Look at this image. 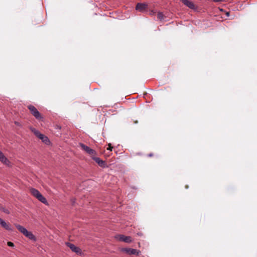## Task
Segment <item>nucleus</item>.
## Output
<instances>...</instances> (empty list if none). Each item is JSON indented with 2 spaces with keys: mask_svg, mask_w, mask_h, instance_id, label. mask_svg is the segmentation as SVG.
I'll use <instances>...</instances> for the list:
<instances>
[{
  "mask_svg": "<svg viewBox=\"0 0 257 257\" xmlns=\"http://www.w3.org/2000/svg\"><path fill=\"white\" fill-rule=\"evenodd\" d=\"M153 155H153V153H150V154H149L148 155V157H151L153 156Z\"/></svg>",
  "mask_w": 257,
  "mask_h": 257,
  "instance_id": "412c9836",
  "label": "nucleus"
},
{
  "mask_svg": "<svg viewBox=\"0 0 257 257\" xmlns=\"http://www.w3.org/2000/svg\"><path fill=\"white\" fill-rule=\"evenodd\" d=\"M113 147H111V144H108V148H107V150H110V151H112V149Z\"/></svg>",
  "mask_w": 257,
  "mask_h": 257,
  "instance_id": "a211bd4d",
  "label": "nucleus"
},
{
  "mask_svg": "<svg viewBox=\"0 0 257 257\" xmlns=\"http://www.w3.org/2000/svg\"><path fill=\"white\" fill-rule=\"evenodd\" d=\"M4 212H5V213H6L7 214H9L10 213V212L9 211V210L8 209H4Z\"/></svg>",
  "mask_w": 257,
  "mask_h": 257,
  "instance_id": "aec40b11",
  "label": "nucleus"
},
{
  "mask_svg": "<svg viewBox=\"0 0 257 257\" xmlns=\"http://www.w3.org/2000/svg\"><path fill=\"white\" fill-rule=\"evenodd\" d=\"M80 146L83 150H84L85 152H86L87 153H88L92 157H93V156H95V155H96L95 151L91 149L89 147L85 145L84 144H80Z\"/></svg>",
  "mask_w": 257,
  "mask_h": 257,
  "instance_id": "20e7f679",
  "label": "nucleus"
},
{
  "mask_svg": "<svg viewBox=\"0 0 257 257\" xmlns=\"http://www.w3.org/2000/svg\"><path fill=\"white\" fill-rule=\"evenodd\" d=\"M3 221V220L0 218V224H1V223Z\"/></svg>",
  "mask_w": 257,
  "mask_h": 257,
  "instance_id": "5701e85b",
  "label": "nucleus"
},
{
  "mask_svg": "<svg viewBox=\"0 0 257 257\" xmlns=\"http://www.w3.org/2000/svg\"><path fill=\"white\" fill-rule=\"evenodd\" d=\"M214 2L218 3V2H221L222 1V0H212Z\"/></svg>",
  "mask_w": 257,
  "mask_h": 257,
  "instance_id": "6ab92c4d",
  "label": "nucleus"
},
{
  "mask_svg": "<svg viewBox=\"0 0 257 257\" xmlns=\"http://www.w3.org/2000/svg\"><path fill=\"white\" fill-rule=\"evenodd\" d=\"M7 244H8V245L9 246L13 247L14 246V243H13L12 242H11V241H8Z\"/></svg>",
  "mask_w": 257,
  "mask_h": 257,
  "instance_id": "f3484780",
  "label": "nucleus"
},
{
  "mask_svg": "<svg viewBox=\"0 0 257 257\" xmlns=\"http://www.w3.org/2000/svg\"><path fill=\"white\" fill-rule=\"evenodd\" d=\"M92 159L98 164V165L101 167H105L106 166L105 162L101 160L99 158L95 157L93 156Z\"/></svg>",
  "mask_w": 257,
  "mask_h": 257,
  "instance_id": "9d476101",
  "label": "nucleus"
},
{
  "mask_svg": "<svg viewBox=\"0 0 257 257\" xmlns=\"http://www.w3.org/2000/svg\"><path fill=\"white\" fill-rule=\"evenodd\" d=\"M138 235L139 236H141V235H142V233H138Z\"/></svg>",
  "mask_w": 257,
  "mask_h": 257,
  "instance_id": "4be33fe9",
  "label": "nucleus"
},
{
  "mask_svg": "<svg viewBox=\"0 0 257 257\" xmlns=\"http://www.w3.org/2000/svg\"><path fill=\"white\" fill-rule=\"evenodd\" d=\"M15 225L18 230L22 233H23V235H24L26 237L33 241L36 240V237L34 235L32 232L29 231L25 227L21 226V225L15 224Z\"/></svg>",
  "mask_w": 257,
  "mask_h": 257,
  "instance_id": "f257e3e1",
  "label": "nucleus"
},
{
  "mask_svg": "<svg viewBox=\"0 0 257 257\" xmlns=\"http://www.w3.org/2000/svg\"><path fill=\"white\" fill-rule=\"evenodd\" d=\"M121 251L129 255L136 254L139 255L140 253V250L131 248H122L121 249Z\"/></svg>",
  "mask_w": 257,
  "mask_h": 257,
  "instance_id": "39448f33",
  "label": "nucleus"
},
{
  "mask_svg": "<svg viewBox=\"0 0 257 257\" xmlns=\"http://www.w3.org/2000/svg\"><path fill=\"white\" fill-rule=\"evenodd\" d=\"M157 18L160 20L164 19V15L162 13L158 12L157 14Z\"/></svg>",
  "mask_w": 257,
  "mask_h": 257,
  "instance_id": "2eb2a0df",
  "label": "nucleus"
},
{
  "mask_svg": "<svg viewBox=\"0 0 257 257\" xmlns=\"http://www.w3.org/2000/svg\"><path fill=\"white\" fill-rule=\"evenodd\" d=\"M1 226L8 230H12L11 225L6 223L5 221H3L1 224Z\"/></svg>",
  "mask_w": 257,
  "mask_h": 257,
  "instance_id": "9b49d317",
  "label": "nucleus"
},
{
  "mask_svg": "<svg viewBox=\"0 0 257 257\" xmlns=\"http://www.w3.org/2000/svg\"><path fill=\"white\" fill-rule=\"evenodd\" d=\"M28 109L31 111L32 114L38 120H42L43 117L37 109L32 105L28 106Z\"/></svg>",
  "mask_w": 257,
  "mask_h": 257,
  "instance_id": "7ed1b4c3",
  "label": "nucleus"
},
{
  "mask_svg": "<svg viewBox=\"0 0 257 257\" xmlns=\"http://www.w3.org/2000/svg\"><path fill=\"white\" fill-rule=\"evenodd\" d=\"M182 3L189 8L191 9H195V5L191 1H189L188 0H181Z\"/></svg>",
  "mask_w": 257,
  "mask_h": 257,
  "instance_id": "1a4fd4ad",
  "label": "nucleus"
},
{
  "mask_svg": "<svg viewBox=\"0 0 257 257\" xmlns=\"http://www.w3.org/2000/svg\"><path fill=\"white\" fill-rule=\"evenodd\" d=\"M136 9L140 12H144L148 9V5L145 3H138Z\"/></svg>",
  "mask_w": 257,
  "mask_h": 257,
  "instance_id": "6e6552de",
  "label": "nucleus"
},
{
  "mask_svg": "<svg viewBox=\"0 0 257 257\" xmlns=\"http://www.w3.org/2000/svg\"><path fill=\"white\" fill-rule=\"evenodd\" d=\"M31 193L40 201L44 204H48L46 199L40 193V192L35 188H31L30 189Z\"/></svg>",
  "mask_w": 257,
  "mask_h": 257,
  "instance_id": "f03ea898",
  "label": "nucleus"
},
{
  "mask_svg": "<svg viewBox=\"0 0 257 257\" xmlns=\"http://www.w3.org/2000/svg\"><path fill=\"white\" fill-rule=\"evenodd\" d=\"M5 157V156H4V154L1 151H0V161L3 159Z\"/></svg>",
  "mask_w": 257,
  "mask_h": 257,
  "instance_id": "dca6fc26",
  "label": "nucleus"
},
{
  "mask_svg": "<svg viewBox=\"0 0 257 257\" xmlns=\"http://www.w3.org/2000/svg\"><path fill=\"white\" fill-rule=\"evenodd\" d=\"M66 244L67 246L69 247L73 252L77 253H81V249L79 247L76 246L74 244L70 242H66Z\"/></svg>",
  "mask_w": 257,
  "mask_h": 257,
  "instance_id": "0eeeda50",
  "label": "nucleus"
},
{
  "mask_svg": "<svg viewBox=\"0 0 257 257\" xmlns=\"http://www.w3.org/2000/svg\"><path fill=\"white\" fill-rule=\"evenodd\" d=\"M226 15H229V13H226Z\"/></svg>",
  "mask_w": 257,
  "mask_h": 257,
  "instance_id": "b1692460",
  "label": "nucleus"
},
{
  "mask_svg": "<svg viewBox=\"0 0 257 257\" xmlns=\"http://www.w3.org/2000/svg\"><path fill=\"white\" fill-rule=\"evenodd\" d=\"M1 161L3 163H4V164H5V165H6L7 166H9L10 165V162L9 161V160L6 157H5L3 159L1 160Z\"/></svg>",
  "mask_w": 257,
  "mask_h": 257,
  "instance_id": "4468645a",
  "label": "nucleus"
},
{
  "mask_svg": "<svg viewBox=\"0 0 257 257\" xmlns=\"http://www.w3.org/2000/svg\"><path fill=\"white\" fill-rule=\"evenodd\" d=\"M30 130L38 138H39L40 136H42V134H41L38 130H37L35 128L31 127Z\"/></svg>",
  "mask_w": 257,
  "mask_h": 257,
  "instance_id": "f8f14e48",
  "label": "nucleus"
},
{
  "mask_svg": "<svg viewBox=\"0 0 257 257\" xmlns=\"http://www.w3.org/2000/svg\"><path fill=\"white\" fill-rule=\"evenodd\" d=\"M38 138L41 139L43 142L45 143V144H47L49 141L46 136L42 134V136H40Z\"/></svg>",
  "mask_w": 257,
  "mask_h": 257,
  "instance_id": "ddd939ff",
  "label": "nucleus"
},
{
  "mask_svg": "<svg viewBox=\"0 0 257 257\" xmlns=\"http://www.w3.org/2000/svg\"><path fill=\"white\" fill-rule=\"evenodd\" d=\"M115 238L119 241H123L126 243H130L133 240L131 236H125L122 234H118L116 235Z\"/></svg>",
  "mask_w": 257,
  "mask_h": 257,
  "instance_id": "423d86ee",
  "label": "nucleus"
}]
</instances>
